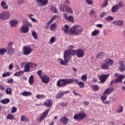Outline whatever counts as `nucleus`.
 I'll return each mask as SVG.
<instances>
[{
    "label": "nucleus",
    "mask_w": 125,
    "mask_h": 125,
    "mask_svg": "<svg viewBox=\"0 0 125 125\" xmlns=\"http://www.w3.org/2000/svg\"><path fill=\"white\" fill-rule=\"evenodd\" d=\"M65 7V11L67 13H70V14H73V13H74L73 9H72L69 6H66Z\"/></svg>",
    "instance_id": "25"
},
{
    "label": "nucleus",
    "mask_w": 125,
    "mask_h": 125,
    "mask_svg": "<svg viewBox=\"0 0 125 125\" xmlns=\"http://www.w3.org/2000/svg\"><path fill=\"white\" fill-rule=\"evenodd\" d=\"M1 6L2 7L3 9H8V6L6 4V3L4 1H2L1 2Z\"/></svg>",
    "instance_id": "26"
},
{
    "label": "nucleus",
    "mask_w": 125,
    "mask_h": 125,
    "mask_svg": "<svg viewBox=\"0 0 125 125\" xmlns=\"http://www.w3.org/2000/svg\"><path fill=\"white\" fill-rule=\"evenodd\" d=\"M69 29H70L69 25L65 24L64 27V29L63 30L65 34H67V33H68V31H69Z\"/></svg>",
    "instance_id": "46"
},
{
    "label": "nucleus",
    "mask_w": 125,
    "mask_h": 125,
    "mask_svg": "<svg viewBox=\"0 0 125 125\" xmlns=\"http://www.w3.org/2000/svg\"><path fill=\"white\" fill-rule=\"evenodd\" d=\"M50 111V109H46L45 111H44L42 115L41 116L40 119H39V122H42V120L44 119H45L46 117H47V115H48V113H49V111Z\"/></svg>",
    "instance_id": "13"
},
{
    "label": "nucleus",
    "mask_w": 125,
    "mask_h": 125,
    "mask_svg": "<svg viewBox=\"0 0 125 125\" xmlns=\"http://www.w3.org/2000/svg\"><path fill=\"white\" fill-rule=\"evenodd\" d=\"M105 12H103L101 15H100V17H101V18H103V17H104V16H105Z\"/></svg>",
    "instance_id": "62"
},
{
    "label": "nucleus",
    "mask_w": 125,
    "mask_h": 125,
    "mask_svg": "<svg viewBox=\"0 0 125 125\" xmlns=\"http://www.w3.org/2000/svg\"><path fill=\"white\" fill-rule=\"evenodd\" d=\"M69 79H60L57 82V86L58 87H64L67 84H69Z\"/></svg>",
    "instance_id": "4"
},
{
    "label": "nucleus",
    "mask_w": 125,
    "mask_h": 125,
    "mask_svg": "<svg viewBox=\"0 0 125 125\" xmlns=\"http://www.w3.org/2000/svg\"><path fill=\"white\" fill-rule=\"evenodd\" d=\"M105 55L106 54H105V53L102 52L97 54L96 57L97 59H98V58H100V59H102V58H103Z\"/></svg>",
    "instance_id": "24"
},
{
    "label": "nucleus",
    "mask_w": 125,
    "mask_h": 125,
    "mask_svg": "<svg viewBox=\"0 0 125 125\" xmlns=\"http://www.w3.org/2000/svg\"><path fill=\"white\" fill-rule=\"evenodd\" d=\"M57 28V25H56V23H54L51 25L50 29L51 31H54Z\"/></svg>",
    "instance_id": "35"
},
{
    "label": "nucleus",
    "mask_w": 125,
    "mask_h": 125,
    "mask_svg": "<svg viewBox=\"0 0 125 125\" xmlns=\"http://www.w3.org/2000/svg\"><path fill=\"white\" fill-rule=\"evenodd\" d=\"M82 81H83V82H85L86 80H87V76L86 75H83L81 77Z\"/></svg>",
    "instance_id": "50"
},
{
    "label": "nucleus",
    "mask_w": 125,
    "mask_h": 125,
    "mask_svg": "<svg viewBox=\"0 0 125 125\" xmlns=\"http://www.w3.org/2000/svg\"><path fill=\"white\" fill-rule=\"evenodd\" d=\"M23 55H30L33 52V49L29 46H25L23 48Z\"/></svg>",
    "instance_id": "10"
},
{
    "label": "nucleus",
    "mask_w": 125,
    "mask_h": 125,
    "mask_svg": "<svg viewBox=\"0 0 125 125\" xmlns=\"http://www.w3.org/2000/svg\"><path fill=\"white\" fill-rule=\"evenodd\" d=\"M41 79L44 83H49V77L45 75L42 77Z\"/></svg>",
    "instance_id": "19"
},
{
    "label": "nucleus",
    "mask_w": 125,
    "mask_h": 125,
    "mask_svg": "<svg viewBox=\"0 0 125 125\" xmlns=\"http://www.w3.org/2000/svg\"><path fill=\"white\" fill-rule=\"evenodd\" d=\"M45 97H46V96L43 94H37L36 96V98L37 99H43V98H45Z\"/></svg>",
    "instance_id": "34"
},
{
    "label": "nucleus",
    "mask_w": 125,
    "mask_h": 125,
    "mask_svg": "<svg viewBox=\"0 0 125 125\" xmlns=\"http://www.w3.org/2000/svg\"><path fill=\"white\" fill-rule=\"evenodd\" d=\"M20 31L21 33H24V34H26L29 32V27L25 26V25H23L20 28Z\"/></svg>",
    "instance_id": "15"
},
{
    "label": "nucleus",
    "mask_w": 125,
    "mask_h": 125,
    "mask_svg": "<svg viewBox=\"0 0 125 125\" xmlns=\"http://www.w3.org/2000/svg\"><path fill=\"white\" fill-rule=\"evenodd\" d=\"M91 87L95 91H98L99 90V86L98 85L93 84L91 85Z\"/></svg>",
    "instance_id": "37"
},
{
    "label": "nucleus",
    "mask_w": 125,
    "mask_h": 125,
    "mask_svg": "<svg viewBox=\"0 0 125 125\" xmlns=\"http://www.w3.org/2000/svg\"><path fill=\"white\" fill-rule=\"evenodd\" d=\"M66 6H67V5H61L60 6V10H61V11H65V9L66 10Z\"/></svg>",
    "instance_id": "43"
},
{
    "label": "nucleus",
    "mask_w": 125,
    "mask_h": 125,
    "mask_svg": "<svg viewBox=\"0 0 125 125\" xmlns=\"http://www.w3.org/2000/svg\"><path fill=\"white\" fill-rule=\"evenodd\" d=\"M10 75H11V73L9 72H8L3 73L2 75V78H6V77H9V76H10Z\"/></svg>",
    "instance_id": "45"
},
{
    "label": "nucleus",
    "mask_w": 125,
    "mask_h": 125,
    "mask_svg": "<svg viewBox=\"0 0 125 125\" xmlns=\"http://www.w3.org/2000/svg\"><path fill=\"white\" fill-rule=\"evenodd\" d=\"M83 31V27L82 25H75L70 30V33L75 36H80Z\"/></svg>",
    "instance_id": "2"
},
{
    "label": "nucleus",
    "mask_w": 125,
    "mask_h": 125,
    "mask_svg": "<svg viewBox=\"0 0 125 125\" xmlns=\"http://www.w3.org/2000/svg\"><path fill=\"white\" fill-rule=\"evenodd\" d=\"M24 73V72L21 71L19 72H16L14 76L16 77H20V76H23V74Z\"/></svg>",
    "instance_id": "36"
},
{
    "label": "nucleus",
    "mask_w": 125,
    "mask_h": 125,
    "mask_svg": "<svg viewBox=\"0 0 125 125\" xmlns=\"http://www.w3.org/2000/svg\"><path fill=\"white\" fill-rule=\"evenodd\" d=\"M34 76L33 75H31L29 79V84H30V85H32V84L34 83Z\"/></svg>",
    "instance_id": "32"
},
{
    "label": "nucleus",
    "mask_w": 125,
    "mask_h": 125,
    "mask_svg": "<svg viewBox=\"0 0 125 125\" xmlns=\"http://www.w3.org/2000/svg\"><path fill=\"white\" fill-rule=\"evenodd\" d=\"M0 89H1V90H4L5 89V87H4L2 85H0Z\"/></svg>",
    "instance_id": "64"
},
{
    "label": "nucleus",
    "mask_w": 125,
    "mask_h": 125,
    "mask_svg": "<svg viewBox=\"0 0 125 125\" xmlns=\"http://www.w3.org/2000/svg\"><path fill=\"white\" fill-rule=\"evenodd\" d=\"M18 23H19V21L17 20H13L10 21V24L11 25V27H16Z\"/></svg>",
    "instance_id": "21"
},
{
    "label": "nucleus",
    "mask_w": 125,
    "mask_h": 125,
    "mask_svg": "<svg viewBox=\"0 0 125 125\" xmlns=\"http://www.w3.org/2000/svg\"><path fill=\"white\" fill-rule=\"evenodd\" d=\"M29 63H30V67H31V68H35L37 66L36 63H32L31 62H29Z\"/></svg>",
    "instance_id": "54"
},
{
    "label": "nucleus",
    "mask_w": 125,
    "mask_h": 125,
    "mask_svg": "<svg viewBox=\"0 0 125 125\" xmlns=\"http://www.w3.org/2000/svg\"><path fill=\"white\" fill-rule=\"evenodd\" d=\"M10 102V100L9 99H4L1 101V103L2 104H7Z\"/></svg>",
    "instance_id": "38"
},
{
    "label": "nucleus",
    "mask_w": 125,
    "mask_h": 125,
    "mask_svg": "<svg viewBox=\"0 0 125 125\" xmlns=\"http://www.w3.org/2000/svg\"><path fill=\"white\" fill-rule=\"evenodd\" d=\"M65 4H66L67 5H70V1L69 0H65Z\"/></svg>",
    "instance_id": "63"
},
{
    "label": "nucleus",
    "mask_w": 125,
    "mask_h": 125,
    "mask_svg": "<svg viewBox=\"0 0 125 125\" xmlns=\"http://www.w3.org/2000/svg\"><path fill=\"white\" fill-rule=\"evenodd\" d=\"M61 106H62V107H67V106H68V103L62 104Z\"/></svg>",
    "instance_id": "61"
},
{
    "label": "nucleus",
    "mask_w": 125,
    "mask_h": 125,
    "mask_svg": "<svg viewBox=\"0 0 125 125\" xmlns=\"http://www.w3.org/2000/svg\"><path fill=\"white\" fill-rule=\"evenodd\" d=\"M31 35L34 39H35V40H38V34H37V32H36V31H32Z\"/></svg>",
    "instance_id": "39"
},
{
    "label": "nucleus",
    "mask_w": 125,
    "mask_h": 125,
    "mask_svg": "<svg viewBox=\"0 0 125 125\" xmlns=\"http://www.w3.org/2000/svg\"><path fill=\"white\" fill-rule=\"evenodd\" d=\"M64 96V93H63V92H59L56 95V98L57 99H60L61 97H63Z\"/></svg>",
    "instance_id": "31"
},
{
    "label": "nucleus",
    "mask_w": 125,
    "mask_h": 125,
    "mask_svg": "<svg viewBox=\"0 0 125 125\" xmlns=\"http://www.w3.org/2000/svg\"><path fill=\"white\" fill-rule=\"evenodd\" d=\"M87 115L86 113L83 111H82L78 114H75L73 117L74 120H77V121H82L83 119L86 118Z\"/></svg>",
    "instance_id": "6"
},
{
    "label": "nucleus",
    "mask_w": 125,
    "mask_h": 125,
    "mask_svg": "<svg viewBox=\"0 0 125 125\" xmlns=\"http://www.w3.org/2000/svg\"><path fill=\"white\" fill-rule=\"evenodd\" d=\"M23 23L24 24V25H25V26H26V27H32V24H31L30 22H28V21H27V20H24L23 21Z\"/></svg>",
    "instance_id": "40"
},
{
    "label": "nucleus",
    "mask_w": 125,
    "mask_h": 125,
    "mask_svg": "<svg viewBox=\"0 0 125 125\" xmlns=\"http://www.w3.org/2000/svg\"><path fill=\"white\" fill-rule=\"evenodd\" d=\"M5 92L8 95H10V94L12 93V89H11V88H7L6 89Z\"/></svg>",
    "instance_id": "41"
},
{
    "label": "nucleus",
    "mask_w": 125,
    "mask_h": 125,
    "mask_svg": "<svg viewBox=\"0 0 125 125\" xmlns=\"http://www.w3.org/2000/svg\"><path fill=\"white\" fill-rule=\"evenodd\" d=\"M114 25H117L119 27H122L124 25V21H114L113 22Z\"/></svg>",
    "instance_id": "23"
},
{
    "label": "nucleus",
    "mask_w": 125,
    "mask_h": 125,
    "mask_svg": "<svg viewBox=\"0 0 125 125\" xmlns=\"http://www.w3.org/2000/svg\"><path fill=\"white\" fill-rule=\"evenodd\" d=\"M78 85L80 86V88H83L84 87V83L83 82H79Z\"/></svg>",
    "instance_id": "49"
},
{
    "label": "nucleus",
    "mask_w": 125,
    "mask_h": 125,
    "mask_svg": "<svg viewBox=\"0 0 125 125\" xmlns=\"http://www.w3.org/2000/svg\"><path fill=\"white\" fill-rule=\"evenodd\" d=\"M21 122H26L28 123L29 122V119L27 118V117L25 115H22L21 117Z\"/></svg>",
    "instance_id": "28"
},
{
    "label": "nucleus",
    "mask_w": 125,
    "mask_h": 125,
    "mask_svg": "<svg viewBox=\"0 0 125 125\" xmlns=\"http://www.w3.org/2000/svg\"><path fill=\"white\" fill-rule=\"evenodd\" d=\"M49 27H50V24L48 22H47L45 26V29L48 30L49 29Z\"/></svg>",
    "instance_id": "59"
},
{
    "label": "nucleus",
    "mask_w": 125,
    "mask_h": 125,
    "mask_svg": "<svg viewBox=\"0 0 125 125\" xmlns=\"http://www.w3.org/2000/svg\"><path fill=\"white\" fill-rule=\"evenodd\" d=\"M100 31L98 30H94L92 33L91 34L92 37H96V36H98L99 35Z\"/></svg>",
    "instance_id": "29"
},
{
    "label": "nucleus",
    "mask_w": 125,
    "mask_h": 125,
    "mask_svg": "<svg viewBox=\"0 0 125 125\" xmlns=\"http://www.w3.org/2000/svg\"><path fill=\"white\" fill-rule=\"evenodd\" d=\"M52 103H53L51 100L48 99L44 102L43 105L45 106V107L49 108V107H51V106H52Z\"/></svg>",
    "instance_id": "17"
},
{
    "label": "nucleus",
    "mask_w": 125,
    "mask_h": 125,
    "mask_svg": "<svg viewBox=\"0 0 125 125\" xmlns=\"http://www.w3.org/2000/svg\"><path fill=\"white\" fill-rule=\"evenodd\" d=\"M114 65V61L110 59H107L101 65V69L102 70H109V66Z\"/></svg>",
    "instance_id": "3"
},
{
    "label": "nucleus",
    "mask_w": 125,
    "mask_h": 125,
    "mask_svg": "<svg viewBox=\"0 0 125 125\" xmlns=\"http://www.w3.org/2000/svg\"><path fill=\"white\" fill-rule=\"evenodd\" d=\"M125 75H121L116 79L113 81H112L110 82V84L112 85L115 83H123V80L125 79Z\"/></svg>",
    "instance_id": "9"
},
{
    "label": "nucleus",
    "mask_w": 125,
    "mask_h": 125,
    "mask_svg": "<svg viewBox=\"0 0 125 125\" xmlns=\"http://www.w3.org/2000/svg\"><path fill=\"white\" fill-rule=\"evenodd\" d=\"M108 5V1H105V2L102 5V7H106Z\"/></svg>",
    "instance_id": "57"
},
{
    "label": "nucleus",
    "mask_w": 125,
    "mask_h": 125,
    "mask_svg": "<svg viewBox=\"0 0 125 125\" xmlns=\"http://www.w3.org/2000/svg\"><path fill=\"white\" fill-rule=\"evenodd\" d=\"M86 1L89 5H91V4H92V0H86Z\"/></svg>",
    "instance_id": "58"
},
{
    "label": "nucleus",
    "mask_w": 125,
    "mask_h": 125,
    "mask_svg": "<svg viewBox=\"0 0 125 125\" xmlns=\"http://www.w3.org/2000/svg\"><path fill=\"white\" fill-rule=\"evenodd\" d=\"M124 111V108L123 106H121L119 109H118L116 112L117 113H123V111Z\"/></svg>",
    "instance_id": "53"
},
{
    "label": "nucleus",
    "mask_w": 125,
    "mask_h": 125,
    "mask_svg": "<svg viewBox=\"0 0 125 125\" xmlns=\"http://www.w3.org/2000/svg\"><path fill=\"white\" fill-rule=\"evenodd\" d=\"M101 98L104 104H109L110 101H105L107 99V95L104 94V95L101 96Z\"/></svg>",
    "instance_id": "20"
},
{
    "label": "nucleus",
    "mask_w": 125,
    "mask_h": 125,
    "mask_svg": "<svg viewBox=\"0 0 125 125\" xmlns=\"http://www.w3.org/2000/svg\"><path fill=\"white\" fill-rule=\"evenodd\" d=\"M37 75L38 76H39V77H40L41 78V79L42 78V70H39L38 71H37Z\"/></svg>",
    "instance_id": "52"
},
{
    "label": "nucleus",
    "mask_w": 125,
    "mask_h": 125,
    "mask_svg": "<svg viewBox=\"0 0 125 125\" xmlns=\"http://www.w3.org/2000/svg\"><path fill=\"white\" fill-rule=\"evenodd\" d=\"M14 80L13 79H8L7 83H13Z\"/></svg>",
    "instance_id": "60"
},
{
    "label": "nucleus",
    "mask_w": 125,
    "mask_h": 125,
    "mask_svg": "<svg viewBox=\"0 0 125 125\" xmlns=\"http://www.w3.org/2000/svg\"><path fill=\"white\" fill-rule=\"evenodd\" d=\"M89 14L90 15H95V14H96V12L94 10H91L89 12Z\"/></svg>",
    "instance_id": "55"
},
{
    "label": "nucleus",
    "mask_w": 125,
    "mask_h": 125,
    "mask_svg": "<svg viewBox=\"0 0 125 125\" xmlns=\"http://www.w3.org/2000/svg\"><path fill=\"white\" fill-rule=\"evenodd\" d=\"M30 62L27 63L24 67L25 72H30Z\"/></svg>",
    "instance_id": "33"
},
{
    "label": "nucleus",
    "mask_w": 125,
    "mask_h": 125,
    "mask_svg": "<svg viewBox=\"0 0 125 125\" xmlns=\"http://www.w3.org/2000/svg\"><path fill=\"white\" fill-rule=\"evenodd\" d=\"M124 7V2L123 1H120L118 4L114 5L111 8V12L112 13H116V12L119 11L120 8Z\"/></svg>",
    "instance_id": "7"
},
{
    "label": "nucleus",
    "mask_w": 125,
    "mask_h": 125,
    "mask_svg": "<svg viewBox=\"0 0 125 125\" xmlns=\"http://www.w3.org/2000/svg\"><path fill=\"white\" fill-rule=\"evenodd\" d=\"M10 17V13L7 11L2 12L0 14V19L1 20H7Z\"/></svg>",
    "instance_id": "8"
},
{
    "label": "nucleus",
    "mask_w": 125,
    "mask_h": 125,
    "mask_svg": "<svg viewBox=\"0 0 125 125\" xmlns=\"http://www.w3.org/2000/svg\"><path fill=\"white\" fill-rule=\"evenodd\" d=\"M76 54L78 58H82L84 56V51L82 49H78L77 50H66L63 53V59L60 58V64L64 66H67L69 63L72 55Z\"/></svg>",
    "instance_id": "1"
},
{
    "label": "nucleus",
    "mask_w": 125,
    "mask_h": 125,
    "mask_svg": "<svg viewBox=\"0 0 125 125\" xmlns=\"http://www.w3.org/2000/svg\"><path fill=\"white\" fill-rule=\"evenodd\" d=\"M105 21H113V20H114V18L113 17L111 16H108L105 19Z\"/></svg>",
    "instance_id": "48"
},
{
    "label": "nucleus",
    "mask_w": 125,
    "mask_h": 125,
    "mask_svg": "<svg viewBox=\"0 0 125 125\" xmlns=\"http://www.w3.org/2000/svg\"><path fill=\"white\" fill-rule=\"evenodd\" d=\"M113 91H114V88L111 87L105 89L104 92V94L105 95H107V94H111Z\"/></svg>",
    "instance_id": "18"
},
{
    "label": "nucleus",
    "mask_w": 125,
    "mask_h": 125,
    "mask_svg": "<svg viewBox=\"0 0 125 125\" xmlns=\"http://www.w3.org/2000/svg\"><path fill=\"white\" fill-rule=\"evenodd\" d=\"M69 81V84L70 83H74V82H75V83H79V80H77V79H68Z\"/></svg>",
    "instance_id": "42"
},
{
    "label": "nucleus",
    "mask_w": 125,
    "mask_h": 125,
    "mask_svg": "<svg viewBox=\"0 0 125 125\" xmlns=\"http://www.w3.org/2000/svg\"><path fill=\"white\" fill-rule=\"evenodd\" d=\"M60 121L64 125H67L69 123V119L67 118V117H62L60 118Z\"/></svg>",
    "instance_id": "22"
},
{
    "label": "nucleus",
    "mask_w": 125,
    "mask_h": 125,
    "mask_svg": "<svg viewBox=\"0 0 125 125\" xmlns=\"http://www.w3.org/2000/svg\"><path fill=\"white\" fill-rule=\"evenodd\" d=\"M63 16L65 20H67V21L71 22V23H74V17H73V16H70L69 17H68V16H67V14L65 13L63 14Z\"/></svg>",
    "instance_id": "16"
},
{
    "label": "nucleus",
    "mask_w": 125,
    "mask_h": 125,
    "mask_svg": "<svg viewBox=\"0 0 125 125\" xmlns=\"http://www.w3.org/2000/svg\"><path fill=\"white\" fill-rule=\"evenodd\" d=\"M7 119H9V120H15V118L13 114H8L7 116Z\"/></svg>",
    "instance_id": "47"
},
{
    "label": "nucleus",
    "mask_w": 125,
    "mask_h": 125,
    "mask_svg": "<svg viewBox=\"0 0 125 125\" xmlns=\"http://www.w3.org/2000/svg\"><path fill=\"white\" fill-rule=\"evenodd\" d=\"M21 95H22V96H26V97L31 96V95H32V93L31 92L25 91L21 93Z\"/></svg>",
    "instance_id": "27"
},
{
    "label": "nucleus",
    "mask_w": 125,
    "mask_h": 125,
    "mask_svg": "<svg viewBox=\"0 0 125 125\" xmlns=\"http://www.w3.org/2000/svg\"><path fill=\"white\" fill-rule=\"evenodd\" d=\"M13 45H14V42L13 41H10L7 44L6 49L9 55H13L14 54V48L12 47Z\"/></svg>",
    "instance_id": "5"
},
{
    "label": "nucleus",
    "mask_w": 125,
    "mask_h": 125,
    "mask_svg": "<svg viewBox=\"0 0 125 125\" xmlns=\"http://www.w3.org/2000/svg\"><path fill=\"white\" fill-rule=\"evenodd\" d=\"M51 10H52V11L53 12H54V13H58V10H57V8H56V7H55L54 6H52L51 7Z\"/></svg>",
    "instance_id": "44"
},
{
    "label": "nucleus",
    "mask_w": 125,
    "mask_h": 125,
    "mask_svg": "<svg viewBox=\"0 0 125 125\" xmlns=\"http://www.w3.org/2000/svg\"><path fill=\"white\" fill-rule=\"evenodd\" d=\"M119 69L120 72H125V64L124 61H119Z\"/></svg>",
    "instance_id": "14"
},
{
    "label": "nucleus",
    "mask_w": 125,
    "mask_h": 125,
    "mask_svg": "<svg viewBox=\"0 0 125 125\" xmlns=\"http://www.w3.org/2000/svg\"><path fill=\"white\" fill-rule=\"evenodd\" d=\"M55 42V38L54 37H52L50 40V42L51 43H53Z\"/></svg>",
    "instance_id": "56"
},
{
    "label": "nucleus",
    "mask_w": 125,
    "mask_h": 125,
    "mask_svg": "<svg viewBox=\"0 0 125 125\" xmlns=\"http://www.w3.org/2000/svg\"><path fill=\"white\" fill-rule=\"evenodd\" d=\"M16 112H17V107H16L15 106H13L12 108V110H11L12 114H13L14 113H16Z\"/></svg>",
    "instance_id": "51"
},
{
    "label": "nucleus",
    "mask_w": 125,
    "mask_h": 125,
    "mask_svg": "<svg viewBox=\"0 0 125 125\" xmlns=\"http://www.w3.org/2000/svg\"><path fill=\"white\" fill-rule=\"evenodd\" d=\"M7 53V49L4 48L0 49V55H4L5 53Z\"/></svg>",
    "instance_id": "30"
},
{
    "label": "nucleus",
    "mask_w": 125,
    "mask_h": 125,
    "mask_svg": "<svg viewBox=\"0 0 125 125\" xmlns=\"http://www.w3.org/2000/svg\"><path fill=\"white\" fill-rule=\"evenodd\" d=\"M109 76H110L109 74H102L100 76H99V79L100 80V83H104L106 81H107V79L109 77Z\"/></svg>",
    "instance_id": "11"
},
{
    "label": "nucleus",
    "mask_w": 125,
    "mask_h": 125,
    "mask_svg": "<svg viewBox=\"0 0 125 125\" xmlns=\"http://www.w3.org/2000/svg\"><path fill=\"white\" fill-rule=\"evenodd\" d=\"M37 1L39 6H44L48 3V0H35Z\"/></svg>",
    "instance_id": "12"
}]
</instances>
